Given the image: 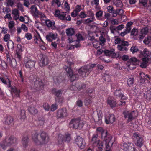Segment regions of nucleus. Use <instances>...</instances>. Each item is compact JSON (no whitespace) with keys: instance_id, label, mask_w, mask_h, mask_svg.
<instances>
[{"instance_id":"obj_47","label":"nucleus","mask_w":151,"mask_h":151,"mask_svg":"<svg viewBox=\"0 0 151 151\" xmlns=\"http://www.w3.org/2000/svg\"><path fill=\"white\" fill-rule=\"evenodd\" d=\"M103 79L105 81L107 82H109L111 80V78L110 76L107 74L105 75L103 77Z\"/></svg>"},{"instance_id":"obj_44","label":"nucleus","mask_w":151,"mask_h":151,"mask_svg":"<svg viewBox=\"0 0 151 151\" xmlns=\"http://www.w3.org/2000/svg\"><path fill=\"white\" fill-rule=\"evenodd\" d=\"M53 91L55 92V94L56 95V97H60L62 94V92L60 90L54 89L53 90Z\"/></svg>"},{"instance_id":"obj_7","label":"nucleus","mask_w":151,"mask_h":151,"mask_svg":"<svg viewBox=\"0 0 151 151\" xmlns=\"http://www.w3.org/2000/svg\"><path fill=\"white\" fill-rule=\"evenodd\" d=\"M133 137L134 140L136 141L135 143L136 146L139 147H141L143 144V139L142 137L137 133H134Z\"/></svg>"},{"instance_id":"obj_26","label":"nucleus","mask_w":151,"mask_h":151,"mask_svg":"<svg viewBox=\"0 0 151 151\" xmlns=\"http://www.w3.org/2000/svg\"><path fill=\"white\" fill-rule=\"evenodd\" d=\"M67 75L70 78V80L72 82L76 80L78 77V74H73L72 71V73H69Z\"/></svg>"},{"instance_id":"obj_46","label":"nucleus","mask_w":151,"mask_h":151,"mask_svg":"<svg viewBox=\"0 0 151 151\" xmlns=\"http://www.w3.org/2000/svg\"><path fill=\"white\" fill-rule=\"evenodd\" d=\"M124 46H122L120 45H118L117 48L118 50L121 51H126L128 49L126 47H124Z\"/></svg>"},{"instance_id":"obj_51","label":"nucleus","mask_w":151,"mask_h":151,"mask_svg":"<svg viewBox=\"0 0 151 151\" xmlns=\"http://www.w3.org/2000/svg\"><path fill=\"white\" fill-rule=\"evenodd\" d=\"M130 50L133 53H134L138 51V49L137 47L132 46L131 47Z\"/></svg>"},{"instance_id":"obj_8","label":"nucleus","mask_w":151,"mask_h":151,"mask_svg":"<svg viewBox=\"0 0 151 151\" xmlns=\"http://www.w3.org/2000/svg\"><path fill=\"white\" fill-rule=\"evenodd\" d=\"M24 63L26 67L30 69L34 68L35 63L34 61L30 60L27 57H26L24 58Z\"/></svg>"},{"instance_id":"obj_28","label":"nucleus","mask_w":151,"mask_h":151,"mask_svg":"<svg viewBox=\"0 0 151 151\" xmlns=\"http://www.w3.org/2000/svg\"><path fill=\"white\" fill-rule=\"evenodd\" d=\"M114 94L115 96L117 97H121L122 99H125V98H123L124 94L121 92L120 89L116 90L114 92Z\"/></svg>"},{"instance_id":"obj_23","label":"nucleus","mask_w":151,"mask_h":151,"mask_svg":"<svg viewBox=\"0 0 151 151\" xmlns=\"http://www.w3.org/2000/svg\"><path fill=\"white\" fill-rule=\"evenodd\" d=\"M12 14H13V18L14 20H17L19 19V14L17 9H15L12 10Z\"/></svg>"},{"instance_id":"obj_13","label":"nucleus","mask_w":151,"mask_h":151,"mask_svg":"<svg viewBox=\"0 0 151 151\" xmlns=\"http://www.w3.org/2000/svg\"><path fill=\"white\" fill-rule=\"evenodd\" d=\"M40 143H46L49 141V137L48 134L45 132H43L40 134Z\"/></svg>"},{"instance_id":"obj_41","label":"nucleus","mask_w":151,"mask_h":151,"mask_svg":"<svg viewBox=\"0 0 151 151\" xmlns=\"http://www.w3.org/2000/svg\"><path fill=\"white\" fill-rule=\"evenodd\" d=\"M14 44L12 41H9L7 43V47L9 49H14Z\"/></svg>"},{"instance_id":"obj_62","label":"nucleus","mask_w":151,"mask_h":151,"mask_svg":"<svg viewBox=\"0 0 151 151\" xmlns=\"http://www.w3.org/2000/svg\"><path fill=\"white\" fill-rule=\"evenodd\" d=\"M120 45L124 46H128L129 45L128 42L127 41L122 40L121 41V43L119 44Z\"/></svg>"},{"instance_id":"obj_54","label":"nucleus","mask_w":151,"mask_h":151,"mask_svg":"<svg viewBox=\"0 0 151 151\" xmlns=\"http://www.w3.org/2000/svg\"><path fill=\"white\" fill-rule=\"evenodd\" d=\"M58 108V105L56 104H52L50 107V110L51 111H53L55 110Z\"/></svg>"},{"instance_id":"obj_55","label":"nucleus","mask_w":151,"mask_h":151,"mask_svg":"<svg viewBox=\"0 0 151 151\" xmlns=\"http://www.w3.org/2000/svg\"><path fill=\"white\" fill-rule=\"evenodd\" d=\"M139 2L142 4L144 6H147V0H139Z\"/></svg>"},{"instance_id":"obj_39","label":"nucleus","mask_w":151,"mask_h":151,"mask_svg":"<svg viewBox=\"0 0 151 151\" xmlns=\"http://www.w3.org/2000/svg\"><path fill=\"white\" fill-rule=\"evenodd\" d=\"M63 137L64 141L67 143L69 142L71 139L70 135V134H65Z\"/></svg>"},{"instance_id":"obj_36","label":"nucleus","mask_w":151,"mask_h":151,"mask_svg":"<svg viewBox=\"0 0 151 151\" xmlns=\"http://www.w3.org/2000/svg\"><path fill=\"white\" fill-rule=\"evenodd\" d=\"M98 134H94L93 135L91 139V142L94 145L95 144H96L97 142V141L99 140V139H98Z\"/></svg>"},{"instance_id":"obj_24","label":"nucleus","mask_w":151,"mask_h":151,"mask_svg":"<svg viewBox=\"0 0 151 151\" xmlns=\"http://www.w3.org/2000/svg\"><path fill=\"white\" fill-rule=\"evenodd\" d=\"M81 10V6L78 5L77 6L75 9L71 13V15L73 17L76 16L79 12Z\"/></svg>"},{"instance_id":"obj_15","label":"nucleus","mask_w":151,"mask_h":151,"mask_svg":"<svg viewBox=\"0 0 151 151\" xmlns=\"http://www.w3.org/2000/svg\"><path fill=\"white\" fill-rule=\"evenodd\" d=\"M86 67H82L78 71L79 75L83 77L87 76L89 73H88Z\"/></svg>"},{"instance_id":"obj_12","label":"nucleus","mask_w":151,"mask_h":151,"mask_svg":"<svg viewBox=\"0 0 151 151\" xmlns=\"http://www.w3.org/2000/svg\"><path fill=\"white\" fill-rule=\"evenodd\" d=\"M34 88L37 90H42L43 88L44 84L41 80H36L34 81Z\"/></svg>"},{"instance_id":"obj_22","label":"nucleus","mask_w":151,"mask_h":151,"mask_svg":"<svg viewBox=\"0 0 151 151\" xmlns=\"http://www.w3.org/2000/svg\"><path fill=\"white\" fill-rule=\"evenodd\" d=\"M140 53L143 57L142 58H146L147 59H149L148 57L150 54V52L146 48L144 49L142 51H141Z\"/></svg>"},{"instance_id":"obj_50","label":"nucleus","mask_w":151,"mask_h":151,"mask_svg":"<svg viewBox=\"0 0 151 151\" xmlns=\"http://www.w3.org/2000/svg\"><path fill=\"white\" fill-rule=\"evenodd\" d=\"M14 0H7V6L12 7L14 4Z\"/></svg>"},{"instance_id":"obj_56","label":"nucleus","mask_w":151,"mask_h":151,"mask_svg":"<svg viewBox=\"0 0 151 151\" xmlns=\"http://www.w3.org/2000/svg\"><path fill=\"white\" fill-rule=\"evenodd\" d=\"M108 12L109 13H112L114 11V8L112 6H109L107 8Z\"/></svg>"},{"instance_id":"obj_34","label":"nucleus","mask_w":151,"mask_h":151,"mask_svg":"<svg viewBox=\"0 0 151 151\" xmlns=\"http://www.w3.org/2000/svg\"><path fill=\"white\" fill-rule=\"evenodd\" d=\"M38 134L36 132L32 135L33 140L37 144H39L40 143V140L38 139Z\"/></svg>"},{"instance_id":"obj_21","label":"nucleus","mask_w":151,"mask_h":151,"mask_svg":"<svg viewBox=\"0 0 151 151\" xmlns=\"http://www.w3.org/2000/svg\"><path fill=\"white\" fill-rule=\"evenodd\" d=\"M14 122V119L12 117L8 116L6 117L4 123L6 124L9 125L13 124Z\"/></svg>"},{"instance_id":"obj_64","label":"nucleus","mask_w":151,"mask_h":151,"mask_svg":"<svg viewBox=\"0 0 151 151\" xmlns=\"http://www.w3.org/2000/svg\"><path fill=\"white\" fill-rule=\"evenodd\" d=\"M17 8H18L20 10L22 11H23V5L22 4L20 3H18L17 5Z\"/></svg>"},{"instance_id":"obj_33","label":"nucleus","mask_w":151,"mask_h":151,"mask_svg":"<svg viewBox=\"0 0 151 151\" xmlns=\"http://www.w3.org/2000/svg\"><path fill=\"white\" fill-rule=\"evenodd\" d=\"M75 33L74 29L70 28L66 29V33L67 36L73 35Z\"/></svg>"},{"instance_id":"obj_61","label":"nucleus","mask_w":151,"mask_h":151,"mask_svg":"<svg viewBox=\"0 0 151 151\" xmlns=\"http://www.w3.org/2000/svg\"><path fill=\"white\" fill-rule=\"evenodd\" d=\"M11 12V9L8 7L4 8L3 9V12L5 14H7Z\"/></svg>"},{"instance_id":"obj_17","label":"nucleus","mask_w":151,"mask_h":151,"mask_svg":"<svg viewBox=\"0 0 151 151\" xmlns=\"http://www.w3.org/2000/svg\"><path fill=\"white\" fill-rule=\"evenodd\" d=\"M131 143H130V145ZM123 150L124 151H135L134 147H132L129 143H124L123 145Z\"/></svg>"},{"instance_id":"obj_57","label":"nucleus","mask_w":151,"mask_h":151,"mask_svg":"<svg viewBox=\"0 0 151 151\" xmlns=\"http://www.w3.org/2000/svg\"><path fill=\"white\" fill-rule=\"evenodd\" d=\"M110 29L111 31V32L113 34H114L115 32L117 30L116 27L113 25H111L110 26Z\"/></svg>"},{"instance_id":"obj_31","label":"nucleus","mask_w":151,"mask_h":151,"mask_svg":"<svg viewBox=\"0 0 151 151\" xmlns=\"http://www.w3.org/2000/svg\"><path fill=\"white\" fill-rule=\"evenodd\" d=\"M97 142L94 145L98 147L99 151H102L103 147V142L100 140L97 141Z\"/></svg>"},{"instance_id":"obj_49","label":"nucleus","mask_w":151,"mask_h":151,"mask_svg":"<svg viewBox=\"0 0 151 151\" xmlns=\"http://www.w3.org/2000/svg\"><path fill=\"white\" fill-rule=\"evenodd\" d=\"M151 41V37L150 36H148L147 38H145L143 42L145 44H149Z\"/></svg>"},{"instance_id":"obj_63","label":"nucleus","mask_w":151,"mask_h":151,"mask_svg":"<svg viewBox=\"0 0 151 151\" xmlns=\"http://www.w3.org/2000/svg\"><path fill=\"white\" fill-rule=\"evenodd\" d=\"M25 37L28 40H30L32 38V35L30 33H27L25 34Z\"/></svg>"},{"instance_id":"obj_4","label":"nucleus","mask_w":151,"mask_h":151,"mask_svg":"<svg viewBox=\"0 0 151 151\" xmlns=\"http://www.w3.org/2000/svg\"><path fill=\"white\" fill-rule=\"evenodd\" d=\"M80 119L79 118L73 119L70 122L69 124H72L73 128L81 129L83 127L84 124Z\"/></svg>"},{"instance_id":"obj_42","label":"nucleus","mask_w":151,"mask_h":151,"mask_svg":"<svg viewBox=\"0 0 151 151\" xmlns=\"http://www.w3.org/2000/svg\"><path fill=\"white\" fill-rule=\"evenodd\" d=\"M134 78L133 77L129 78L127 80V84L129 86H131L134 83Z\"/></svg>"},{"instance_id":"obj_11","label":"nucleus","mask_w":151,"mask_h":151,"mask_svg":"<svg viewBox=\"0 0 151 151\" xmlns=\"http://www.w3.org/2000/svg\"><path fill=\"white\" fill-rule=\"evenodd\" d=\"M139 60L136 58L133 57L130 58L127 64V65L129 67L130 69H133L135 68L136 67H132V65H135L137 62H139Z\"/></svg>"},{"instance_id":"obj_38","label":"nucleus","mask_w":151,"mask_h":151,"mask_svg":"<svg viewBox=\"0 0 151 151\" xmlns=\"http://www.w3.org/2000/svg\"><path fill=\"white\" fill-rule=\"evenodd\" d=\"M85 86L84 85H82L81 87H77L75 85H73L71 86L70 87V89L71 90H74L76 91L77 89L79 90L85 87Z\"/></svg>"},{"instance_id":"obj_37","label":"nucleus","mask_w":151,"mask_h":151,"mask_svg":"<svg viewBox=\"0 0 151 151\" xmlns=\"http://www.w3.org/2000/svg\"><path fill=\"white\" fill-rule=\"evenodd\" d=\"M131 29V28L126 27V29L123 32H122L120 34L122 36H124L125 35L129 32Z\"/></svg>"},{"instance_id":"obj_43","label":"nucleus","mask_w":151,"mask_h":151,"mask_svg":"<svg viewBox=\"0 0 151 151\" xmlns=\"http://www.w3.org/2000/svg\"><path fill=\"white\" fill-rule=\"evenodd\" d=\"M63 68L66 71L67 75L69 73H72V70L70 66L68 67L66 65H65L63 67Z\"/></svg>"},{"instance_id":"obj_6","label":"nucleus","mask_w":151,"mask_h":151,"mask_svg":"<svg viewBox=\"0 0 151 151\" xmlns=\"http://www.w3.org/2000/svg\"><path fill=\"white\" fill-rule=\"evenodd\" d=\"M75 142L79 148L81 149H84L86 145L85 142L83 139L80 136H76L75 140Z\"/></svg>"},{"instance_id":"obj_16","label":"nucleus","mask_w":151,"mask_h":151,"mask_svg":"<svg viewBox=\"0 0 151 151\" xmlns=\"http://www.w3.org/2000/svg\"><path fill=\"white\" fill-rule=\"evenodd\" d=\"M21 46L20 45H17V48L16 50V54L15 55V58L19 61H20L21 58V52L22 49H21Z\"/></svg>"},{"instance_id":"obj_14","label":"nucleus","mask_w":151,"mask_h":151,"mask_svg":"<svg viewBox=\"0 0 151 151\" xmlns=\"http://www.w3.org/2000/svg\"><path fill=\"white\" fill-rule=\"evenodd\" d=\"M30 9L31 12L33 16L38 17L39 15H41V13L38 10L35 5L32 6Z\"/></svg>"},{"instance_id":"obj_32","label":"nucleus","mask_w":151,"mask_h":151,"mask_svg":"<svg viewBox=\"0 0 151 151\" xmlns=\"http://www.w3.org/2000/svg\"><path fill=\"white\" fill-rule=\"evenodd\" d=\"M142 62L140 65V66L142 68H146L147 66V63H148L149 59L146 58H142Z\"/></svg>"},{"instance_id":"obj_40","label":"nucleus","mask_w":151,"mask_h":151,"mask_svg":"<svg viewBox=\"0 0 151 151\" xmlns=\"http://www.w3.org/2000/svg\"><path fill=\"white\" fill-rule=\"evenodd\" d=\"M54 80L55 83L58 85L63 81L62 79L60 77H55L54 78Z\"/></svg>"},{"instance_id":"obj_3","label":"nucleus","mask_w":151,"mask_h":151,"mask_svg":"<svg viewBox=\"0 0 151 151\" xmlns=\"http://www.w3.org/2000/svg\"><path fill=\"white\" fill-rule=\"evenodd\" d=\"M114 50L112 49L109 50H105L103 51L102 50L100 49L97 50V53L99 55L101 54L103 52L106 56H108L111 58H118L119 55H117L114 52Z\"/></svg>"},{"instance_id":"obj_59","label":"nucleus","mask_w":151,"mask_h":151,"mask_svg":"<svg viewBox=\"0 0 151 151\" xmlns=\"http://www.w3.org/2000/svg\"><path fill=\"white\" fill-rule=\"evenodd\" d=\"M76 36L77 37V40L78 42H77L79 43V41L83 40V37L82 35L80 34H76Z\"/></svg>"},{"instance_id":"obj_25","label":"nucleus","mask_w":151,"mask_h":151,"mask_svg":"<svg viewBox=\"0 0 151 151\" xmlns=\"http://www.w3.org/2000/svg\"><path fill=\"white\" fill-rule=\"evenodd\" d=\"M107 102L108 104L112 108L115 107L116 104V99H109Z\"/></svg>"},{"instance_id":"obj_10","label":"nucleus","mask_w":151,"mask_h":151,"mask_svg":"<svg viewBox=\"0 0 151 151\" xmlns=\"http://www.w3.org/2000/svg\"><path fill=\"white\" fill-rule=\"evenodd\" d=\"M40 56L41 58L40 60L39 64L41 67H44L47 65L49 63V60L47 56L45 55L41 54Z\"/></svg>"},{"instance_id":"obj_18","label":"nucleus","mask_w":151,"mask_h":151,"mask_svg":"<svg viewBox=\"0 0 151 151\" xmlns=\"http://www.w3.org/2000/svg\"><path fill=\"white\" fill-rule=\"evenodd\" d=\"M57 34L56 33H50L46 36V39L49 41H52L51 39L55 40L57 37Z\"/></svg>"},{"instance_id":"obj_9","label":"nucleus","mask_w":151,"mask_h":151,"mask_svg":"<svg viewBox=\"0 0 151 151\" xmlns=\"http://www.w3.org/2000/svg\"><path fill=\"white\" fill-rule=\"evenodd\" d=\"M67 115V110L65 108L59 109L57 111L56 116L57 118H63Z\"/></svg>"},{"instance_id":"obj_20","label":"nucleus","mask_w":151,"mask_h":151,"mask_svg":"<svg viewBox=\"0 0 151 151\" xmlns=\"http://www.w3.org/2000/svg\"><path fill=\"white\" fill-rule=\"evenodd\" d=\"M115 120L114 115L113 114H109L107 118L106 119L105 122L107 124L110 123H112Z\"/></svg>"},{"instance_id":"obj_48","label":"nucleus","mask_w":151,"mask_h":151,"mask_svg":"<svg viewBox=\"0 0 151 151\" xmlns=\"http://www.w3.org/2000/svg\"><path fill=\"white\" fill-rule=\"evenodd\" d=\"M103 11L100 10L97 12L96 14V16L97 18L101 17L102 16Z\"/></svg>"},{"instance_id":"obj_2","label":"nucleus","mask_w":151,"mask_h":151,"mask_svg":"<svg viewBox=\"0 0 151 151\" xmlns=\"http://www.w3.org/2000/svg\"><path fill=\"white\" fill-rule=\"evenodd\" d=\"M17 139L16 137L10 136L8 139L6 138L0 144V146L3 149H5L7 147L17 143Z\"/></svg>"},{"instance_id":"obj_35","label":"nucleus","mask_w":151,"mask_h":151,"mask_svg":"<svg viewBox=\"0 0 151 151\" xmlns=\"http://www.w3.org/2000/svg\"><path fill=\"white\" fill-rule=\"evenodd\" d=\"M45 121L44 117L42 116L38 117L37 121V123L38 126H41L43 125Z\"/></svg>"},{"instance_id":"obj_30","label":"nucleus","mask_w":151,"mask_h":151,"mask_svg":"<svg viewBox=\"0 0 151 151\" xmlns=\"http://www.w3.org/2000/svg\"><path fill=\"white\" fill-rule=\"evenodd\" d=\"M11 92L12 93L14 94V96L16 97H18L19 96L20 91L16 89L14 86L11 87Z\"/></svg>"},{"instance_id":"obj_52","label":"nucleus","mask_w":151,"mask_h":151,"mask_svg":"<svg viewBox=\"0 0 151 151\" xmlns=\"http://www.w3.org/2000/svg\"><path fill=\"white\" fill-rule=\"evenodd\" d=\"M148 29L147 27H145L142 29L141 31L142 34H144L145 35L148 32Z\"/></svg>"},{"instance_id":"obj_1","label":"nucleus","mask_w":151,"mask_h":151,"mask_svg":"<svg viewBox=\"0 0 151 151\" xmlns=\"http://www.w3.org/2000/svg\"><path fill=\"white\" fill-rule=\"evenodd\" d=\"M96 131L99 132L101 133V137L106 142L105 151H111L110 147L112 146L114 143L113 141L111 140L112 138L111 136L108 133L106 130H104L101 127L97 128L96 129Z\"/></svg>"},{"instance_id":"obj_60","label":"nucleus","mask_w":151,"mask_h":151,"mask_svg":"<svg viewBox=\"0 0 151 151\" xmlns=\"http://www.w3.org/2000/svg\"><path fill=\"white\" fill-rule=\"evenodd\" d=\"M92 103V101L90 99H86L84 101V103L86 106H88Z\"/></svg>"},{"instance_id":"obj_53","label":"nucleus","mask_w":151,"mask_h":151,"mask_svg":"<svg viewBox=\"0 0 151 151\" xmlns=\"http://www.w3.org/2000/svg\"><path fill=\"white\" fill-rule=\"evenodd\" d=\"M137 29L134 28L131 31V35H132L136 36L137 34Z\"/></svg>"},{"instance_id":"obj_27","label":"nucleus","mask_w":151,"mask_h":151,"mask_svg":"<svg viewBox=\"0 0 151 151\" xmlns=\"http://www.w3.org/2000/svg\"><path fill=\"white\" fill-rule=\"evenodd\" d=\"M29 112L31 114L35 115L37 114L38 112L37 110L33 107H29L28 108Z\"/></svg>"},{"instance_id":"obj_29","label":"nucleus","mask_w":151,"mask_h":151,"mask_svg":"<svg viewBox=\"0 0 151 151\" xmlns=\"http://www.w3.org/2000/svg\"><path fill=\"white\" fill-rule=\"evenodd\" d=\"M46 25L48 27L53 26L54 28H55V22L53 21H51L49 20H46L45 21Z\"/></svg>"},{"instance_id":"obj_58","label":"nucleus","mask_w":151,"mask_h":151,"mask_svg":"<svg viewBox=\"0 0 151 151\" xmlns=\"http://www.w3.org/2000/svg\"><path fill=\"white\" fill-rule=\"evenodd\" d=\"M72 36L73 35L68 36V40L69 41V43H71L72 42H78V41L77 40H73Z\"/></svg>"},{"instance_id":"obj_5","label":"nucleus","mask_w":151,"mask_h":151,"mask_svg":"<svg viewBox=\"0 0 151 151\" xmlns=\"http://www.w3.org/2000/svg\"><path fill=\"white\" fill-rule=\"evenodd\" d=\"M123 114L124 115L125 118H128V119L127 122V123L134 119L136 116V112L134 111L130 112L126 111H124L123 112Z\"/></svg>"},{"instance_id":"obj_19","label":"nucleus","mask_w":151,"mask_h":151,"mask_svg":"<svg viewBox=\"0 0 151 151\" xmlns=\"http://www.w3.org/2000/svg\"><path fill=\"white\" fill-rule=\"evenodd\" d=\"M29 139L27 135L23 136L22 139V143L24 147H26L28 145Z\"/></svg>"},{"instance_id":"obj_45","label":"nucleus","mask_w":151,"mask_h":151,"mask_svg":"<svg viewBox=\"0 0 151 151\" xmlns=\"http://www.w3.org/2000/svg\"><path fill=\"white\" fill-rule=\"evenodd\" d=\"M57 139L58 144H61L64 141L63 136L60 134L59 135Z\"/></svg>"}]
</instances>
